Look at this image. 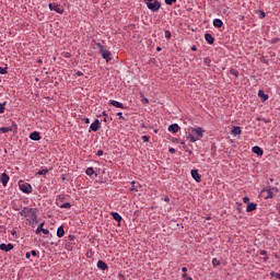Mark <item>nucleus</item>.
Listing matches in <instances>:
<instances>
[{
    "label": "nucleus",
    "mask_w": 280,
    "mask_h": 280,
    "mask_svg": "<svg viewBox=\"0 0 280 280\" xmlns=\"http://www.w3.org/2000/svg\"><path fill=\"white\" fill-rule=\"evenodd\" d=\"M168 152H170L171 154H176V149L170 148V149H168Z\"/></svg>",
    "instance_id": "38"
},
{
    "label": "nucleus",
    "mask_w": 280,
    "mask_h": 280,
    "mask_svg": "<svg viewBox=\"0 0 280 280\" xmlns=\"http://www.w3.org/2000/svg\"><path fill=\"white\" fill-rule=\"evenodd\" d=\"M164 36L165 38L170 39L172 38V33L170 31H165Z\"/></svg>",
    "instance_id": "33"
},
{
    "label": "nucleus",
    "mask_w": 280,
    "mask_h": 280,
    "mask_svg": "<svg viewBox=\"0 0 280 280\" xmlns=\"http://www.w3.org/2000/svg\"><path fill=\"white\" fill-rule=\"evenodd\" d=\"M205 38H206V40L208 42V45H213V43H214V38H213V35H211V34H209V33H207L206 35H205Z\"/></svg>",
    "instance_id": "19"
},
{
    "label": "nucleus",
    "mask_w": 280,
    "mask_h": 280,
    "mask_svg": "<svg viewBox=\"0 0 280 280\" xmlns=\"http://www.w3.org/2000/svg\"><path fill=\"white\" fill-rule=\"evenodd\" d=\"M205 136V129L202 127L192 128L188 133V140L190 143H196V141H200Z\"/></svg>",
    "instance_id": "2"
},
{
    "label": "nucleus",
    "mask_w": 280,
    "mask_h": 280,
    "mask_svg": "<svg viewBox=\"0 0 280 280\" xmlns=\"http://www.w3.org/2000/svg\"><path fill=\"white\" fill-rule=\"evenodd\" d=\"M19 213L20 215H22V218H25L27 224L30 225L34 224L36 220H38V215L36 214V209L34 208L25 207Z\"/></svg>",
    "instance_id": "1"
},
{
    "label": "nucleus",
    "mask_w": 280,
    "mask_h": 280,
    "mask_svg": "<svg viewBox=\"0 0 280 280\" xmlns=\"http://www.w3.org/2000/svg\"><path fill=\"white\" fill-rule=\"evenodd\" d=\"M110 215L118 223L121 222V220H122L119 212H110ZM118 226H121V224L119 223Z\"/></svg>",
    "instance_id": "12"
},
{
    "label": "nucleus",
    "mask_w": 280,
    "mask_h": 280,
    "mask_svg": "<svg viewBox=\"0 0 280 280\" xmlns=\"http://www.w3.org/2000/svg\"><path fill=\"white\" fill-rule=\"evenodd\" d=\"M147 7L151 12H159L161 10V2L159 0H147Z\"/></svg>",
    "instance_id": "3"
},
{
    "label": "nucleus",
    "mask_w": 280,
    "mask_h": 280,
    "mask_svg": "<svg viewBox=\"0 0 280 280\" xmlns=\"http://www.w3.org/2000/svg\"><path fill=\"white\" fill-rule=\"evenodd\" d=\"M109 106H115V108H126L124 103H119V101H109Z\"/></svg>",
    "instance_id": "14"
},
{
    "label": "nucleus",
    "mask_w": 280,
    "mask_h": 280,
    "mask_svg": "<svg viewBox=\"0 0 280 280\" xmlns=\"http://www.w3.org/2000/svg\"><path fill=\"white\" fill-rule=\"evenodd\" d=\"M156 51H161V47H158V48H156Z\"/></svg>",
    "instance_id": "55"
},
{
    "label": "nucleus",
    "mask_w": 280,
    "mask_h": 280,
    "mask_svg": "<svg viewBox=\"0 0 280 280\" xmlns=\"http://www.w3.org/2000/svg\"><path fill=\"white\" fill-rule=\"evenodd\" d=\"M85 173L88 176H93L95 174V170H93V167H88Z\"/></svg>",
    "instance_id": "25"
},
{
    "label": "nucleus",
    "mask_w": 280,
    "mask_h": 280,
    "mask_svg": "<svg viewBox=\"0 0 280 280\" xmlns=\"http://www.w3.org/2000/svg\"><path fill=\"white\" fill-rule=\"evenodd\" d=\"M276 279L280 280V273H276Z\"/></svg>",
    "instance_id": "53"
},
{
    "label": "nucleus",
    "mask_w": 280,
    "mask_h": 280,
    "mask_svg": "<svg viewBox=\"0 0 280 280\" xmlns=\"http://www.w3.org/2000/svg\"><path fill=\"white\" fill-rule=\"evenodd\" d=\"M243 202H244L245 205H250V198L244 197V198H243Z\"/></svg>",
    "instance_id": "35"
},
{
    "label": "nucleus",
    "mask_w": 280,
    "mask_h": 280,
    "mask_svg": "<svg viewBox=\"0 0 280 280\" xmlns=\"http://www.w3.org/2000/svg\"><path fill=\"white\" fill-rule=\"evenodd\" d=\"M190 174L194 180H196V183H200L202 180V176H200V173H198V170H192Z\"/></svg>",
    "instance_id": "10"
},
{
    "label": "nucleus",
    "mask_w": 280,
    "mask_h": 280,
    "mask_svg": "<svg viewBox=\"0 0 280 280\" xmlns=\"http://www.w3.org/2000/svg\"><path fill=\"white\" fill-rule=\"evenodd\" d=\"M258 97H261V102H267L269 96L262 90H259L258 91Z\"/></svg>",
    "instance_id": "20"
},
{
    "label": "nucleus",
    "mask_w": 280,
    "mask_h": 280,
    "mask_svg": "<svg viewBox=\"0 0 280 280\" xmlns=\"http://www.w3.org/2000/svg\"><path fill=\"white\" fill-rule=\"evenodd\" d=\"M25 257H26V259H30V257H32V254L30 252H27Z\"/></svg>",
    "instance_id": "46"
},
{
    "label": "nucleus",
    "mask_w": 280,
    "mask_h": 280,
    "mask_svg": "<svg viewBox=\"0 0 280 280\" xmlns=\"http://www.w3.org/2000/svg\"><path fill=\"white\" fill-rule=\"evenodd\" d=\"M183 279H186V280H194L191 277H188L187 273H184V275H183Z\"/></svg>",
    "instance_id": "40"
},
{
    "label": "nucleus",
    "mask_w": 280,
    "mask_h": 280,
    "mask_svg": "<svg viewBox=\"0 0 280 280\" xmlns=\"http://www.w3.org/2000/svg\"><path fill=\"white\" fill-rule=\"evenodd\" d=\"M60 209H71V202H65L59 206Z\"/></svg>",
    "instance_id": "26"
},
{
    "label": "nucleus",
    "mask_w": 280,
    "mask_h": 280,
    "mask_svg": "<svg viewBox=\"0 0 280 280\" xmlns=\"http://www.w3.org/2000/svg\"><path fill=\"white\" fill-rule=\"evenodd\" d=\"M19 189L23 192V194H32L33 188L32 185L28 183H25L23 180L19 182Z\"/></svg>",
    "instance_id": "4"
},
{
    "label": "nucleus",
    "mask_w": 280,
    "mask_h": 280,
    "mask_svg": "<svg viewBox=\"0 0 280 280\" xmlns=\"http://www.w3.org/2000/svg\"><path fill=\"white\" fill-rule=\"evenodd\" d=\"M191 50H192V51H198V48H197L196 46H192V47H191Z\"/></svg>",
    "instance_id": "49"
},
{
    "label": "nucleus",
    "mask_w": 280,
    "mask_h": 280,
    "mask_svg": "<svg viewBox=\"0 0 280 280\" xmlns=\"http://www.w3.org/2000/svg\"><path fill=\"white\" fill-rule=\"evenodd\" d=\"M102 115H103L104 117H108V114H106V112H103Z\"/></svg>",
    "instance_id": "52"
},
{
    "label": "nucleus",
    "mask_w": 280,
    "mask_h": 280,
    "mask_svg": "<svg viewBox=\"0 0 280 280\" xmlns=\"http://www.w3.org/2000/svg\"><path fill=\"white\" fill-rule=\"evenodd\" d=\"M252 151L254 154H257V156H264V149L258 145L253 147Z\"/></svg>",
    "instance_id": "11"
},
{
    "label": "nucleus",
    "mask_w": 280,
    "mask_h": 280,
    "mask_svg": "<svg viewBox=\"0 0 280 280\" xmlns=\"http://www.w3.org/2000/svg\"><path fill=\"white\" fill-rule=\"evenodd\" d=\"M31 255H33V257H36V255H37V254H36V250H32V252H31Z\"/></svg>",
    "instance_id": "48"
},
{
    "label": "nucleus",
    "mask_w": 280,
    "mask_h": 280,
    "mask_svg": "<svg viewBox=\"0 0 280 280\" xmlns=\"http://www.w3.org/2000/svg\"><path fill=\"white\" fill-rule=\"evenodd\" d=\"M212 266H213V268H218V266H220V260H218V258H213Z\"/></svg>",
    "instance_id": "30"
},
{
    "label": "nucleus",
    "mask_w": 280,
    "mask_h": 280,
    "mask_svg": "<svg viewBox=\"0 0 280 280\" xmlns=\"http://www.w3.org/2000/svg\"><path fill=\"white\" fill-rule=\"evenodd\" d=\"M231 135L233 137H237V135H242V128L241 127H233L231 130Z\"/></svg>",
    "instance_id": "16"
},
{
    "label": "nucleus",
    "mask_w": 280,
    "mask_h": 280,
    "mask_svg": "<svg viewBox=\"0 0 280 280\" xmlns=\"http://www.w3.org/2000/svg\"><path fill=\"white\" fill-rule=\"evenodd\" d=\"M0 183H2L3 187H8V183H10V176H8L5 173H2L0 175Z\"/></svg>",
    "instance_id": "6"
},
{
    "label": "nucleus",
    "mask_w": 280,
    "mask_h": 280,
    "mask_svg": "<svg viewBox=\"0 0 280 280\" xmlns=\"http://www.w3.org/2000/svg\"><path fill=\"white\" fill-rule=\"evenodd\" d=\"M103 155H104V151L98 150V151L96 152V156H103Z\"/></svg>",
    "instance_id": "39"
},
{
    "label": "nucleus",
    "mask_w": 280,
    "mask_h": 280,
    "mask_svg": "<svg viewBox=\"0 0 280 280\" xmlns=\"http://www.w3.org/2000/svg\"><path fill=\"white\" fill-rule=\"evenodd\" d=\"M12 248H14V245H12L11 243H9V244H5V243L0 244V250H4V253H10V250H12Z\"/></svg>",
    "instance_id": "8"
},
{
    "label": "nucleus",
    "mask_w": 280,
    "mask_h": 280,
    "mask_svg": "<svg viewBox=\"0 0 280 280\" xmlns=\"http://www.w3.org/2000/svg\"><path fill=\"white\" fill-rule=\"evenodd\" d=\"M96 266L100 270H108V265H106V262L103 260H98Z\"/></svg>",
    "instance_id": "18"
},
{
    "label": "nucleus",
    "mask_w": 280,
    "mask_h": 280,
    "mask_svg": "<svg viewBox=\"0 0 280 280\" xmlns=\"http://www.w3.org/2000/svg\"><path fill=\"white\" fill-rule=\"evenodd\" d=\"M30 139L32 141H40V133L38 131H34L30 135Z\"/></svg>",
    "instance_id": "13"
},
{
    "label": "nucleus",
    "mask_w": 280,
    "mask_h": 280,
    "mask_svg": "<svg viewBox=\"0 0 280 280\" xmlns=\"http://www.w3.org/2000/svg\"><path fill=\"white\" fill-rule=\"evenodd\" d=\"M266 194H267L266 199L272 198V190L268 189L266 190Z\"/></svg>",
    "instance_id": "34"
},
{
    "label": "nucleus",
    "mask_w": 280,
    "mask_h": 280,
    "mask_svg": "<svg viewBox=\"0 0 280 280\" xmlns=\"http://www.w3.org/2000/svg\"><path fill=\"white\" fill-rule=\"evenodd\" d=\"M203 62H205L206 65H208V67H209V65H210V62H211V59L206 58V59L203 60Z\"/></svg>",
    "instance_id": "42"
},
{
    "label": "nucleus",
    "mask_w": 280,
    "mask_h": 280,
    "mask_svg": "<svg viewBox=\"0 0 280 280\" xmlns=\"http://www.w3.org/2000/svg\"><path fill=\"white\" fill-rule=\"evenodd\" d=\"M154 132L156 133V132H159V130H154Z\"/></svg>",
    "instance_id": "56"
},
{
    "label": "nucleus",
    "mask_w": 280,
    "mask_h": 280,
    "mask_svg": "<svg viewBox=\"0 0 280 280\" xmlns=\"http://www.w3.org/2000/svg\"><path fill=\"white\" fill-rule=\"evenodd\" d=\"M96 48L98 49V51H100V54H102L103 51H105L106 50V48H104V45H102V44H96Z\"/></svg>",
    "instance_id": "29"
},
{
    "label": "nucleus",
    "mask_w": 280,
    "mask_h": 280,
    "mask_svg": "<svg viewBox=\"0 0 280 280\" xmlns=\"http://www.w3.org/2000/svg\"><path fill=\"white\" fill-rule=\"evenodd\" d=\"M77 75H78L79 78H82V75H84V73H83L82 71H78V72H77Z\"/></svg>",
    "instance_id": "44"
},
{
    "label": "nucleus",
    "mask_w": 280,
    "mask_h": 280,
    "mask_svg": "<svg viewBox=\"0 0 280 280\" xmlns=\"http://www.w3.org/2000/svg\"><path fill=\"white\" fill-rule=\"evenodd\" d=\"M148 102H149L148 98H143V100H142V103H143V104H148Z\"/></svg>",
    "instance_id": "50"
},
{
    "label": "nucleus",
    "mask_w": 280,
    "mask_h": 280,
    "mask_svg": "<svg viewBox=\"0 0 280 280\" xmlns=\"http://www.w3.org/2000/svg\"><path fill=\"white\" fill-rule=\"evenodd\" d=\"M117 117H119V119H126V118H124V114H121V112H119V113H117Z\"/></svg>",
    "instance_id": "41"
},
{
    "label": "nucleus",
    "mask_w": 280,
    "mask_h": 280,
    "mask_svg": "<svg viewBox=\"0 0 280 280\" xmlns=\"http://www.w3.org/2000/svg\"><path fill=\"white\" fill-rule=\"evenodd\" d=\"M230 73H231V75H234V78H240V71H237L236 69H231L230 70Z\"/></svg>",
    "instance_id": "24"
},
{
    "label": "nucleus",
    "mask_w": 280,
    "mask_h": 280,
    "mask_svg": "<svg viewBox=\"0 0 280 280\" xmlns=\"http://www.w3.org/2000/svg\"><path fill=\"white\" fill-rule=\"evenodd\" d=\"M101 55H102V58L106 60V62H110V60H113V57H112L113 55L107 49L103 50Z\"/></svg>",
    "instance_id": "7"
},
{
    "label": "nucleus",
    "mask_w": 280,
    "mask_h": 280,
    "mask_svg": "<svg viewBox=\"0 0 280 280\" xmlns=\"http://www.w3.org/2000/svg\"><path fill=\"white\" fill-rule=\"evenodd\" d=\"M42 233H44V235H49V230L44 229V230H42Z\"/></svg>",
    "instance_id": "43"
},
{
    "label": "nucleus",
    "mask_w": 280,
    "mask_h": 280,
    "mask_svg": "<svg viewBox=\"0 0 280 280\" xmlns=\"http://www.w3.org/2000/svg\"><path fill=\"white\" fill-rule=\"evenodd\" d=\"M49 10L57 12V14H62V12H65V10H62V8H60V5L54 4V3L49 4Z\"/></svg>",
    "instance_id": "9"
},
{
    "label": "nucleus",
    "mask_w": 280,
    "mask_h": 280,
    "mask_svg": "<svg viewBox=\"0 0 280 280\" xmlns=\"http://www.w3.org/2000/svg\"><path fill=\"white\" fill-rule=\"evenodd\" d=\"M101 128V122L100 119H95L91 126H90V130H92V132H97V130H100Z\"/></svg>",
    "instance_id": "5"
},
{
    "label": "nucleus",
    "mask_w": 280,
    "mask_h": 280,
    "mask_svg": "<svg viewBox=\"0 0 280 280\" xmlns=\"http://www.w3.org/2000/svg\"><path fill=\"white\" fill-rule=\"evenodd\" d=\"M12 130H14L13 127H1L0 128V132H2L3 135H5L8 132H12Z\"/></svg>",
    "instance_id": "21"
},
{
    "label": "nucleus",
    "mask_w": 280,
    "mask_h": 280,
    "mask_svg": "<svg viewBox=\"0 0 280 280\" xmlns=\"http://www.w3.org/2000/svg\"><path fill=\"white\" fill-rule=\"evenodd\" d=\"M48 173H49V170H47V168L39 170V171L37 172L38 176H45V174H48Z\"/></svg>",
    "instance_id": "28"
},
{
    "label": "nucleus",
    "mask_w": 280,
    "mask_h": 280,
    "mask_svg": "<svg viewBox=\"0 0 280 280\" xmlns=\"http://www.w3.org/2000/svg\"><path fill=\"white\" fill-rule=\"evenodd\" d=\"M182 271H184V273L187 272V267H183Z\"/></svg>",
    "instance_id": "51"
},
{
    "label": "nucleus",
    "mask_w": 280,
    "mask_h": 280,
    "mask_svg": "<svg viewBox=\"0 0 280 280\" xmlns=\"http://www.w3.org/2000/svg\"><path fill=\"white\" fill-rule=\"evenodd\" d=\"M178 130H180V127L177 124H173L168 127V132H173L174 135H176Z\"/></svg>",
    "instance_id": "15"
},
{
    "label": "nucleus",
    "mask_w": 280,
    "mask_h": 280,
    "mask_svg": "<svg viewBox=\"0 0 280 280\" xmlns=\"http://www.w3.org/2000/svg\"><path fill=\"white\" fill-rule=\"evenodd\" d=\"M84 122H85V124H91V119L84 118Z\"/></svg>",
    "instance_id": "47"
},
{
    "label": "nucleus",
    "mask_w": 280,
    "mask_h": 280,
    "mask_svg": "<svg viewBox=\"0 0 280 280\" xmlns=\"http://www.w3.org/2000/svg\"><path fill=\"white\" fill-rule=\"evenodd\" d=\"M257 209V203H247V207H246V212L247 213H250L252 211H255Z\"/></svg>",
    "instance_id": "17"
},
{
    "label": "nucleus",
    "mask_w": 280,
    "mask_h": 280,
    "mask_svg": "<svg viewBox=\"0 0 280 280\" xmlns=\"http://www.w3.org/2000/svg\"><path fill=\"white\" fill-rule=\"evenodd\" d=\"M5 113V102L3 104H0V115Z\"/></svg>",
    "instance_id": "31"
},
{
    "label": "nucleus",
    "mask_w": 280,
    "mask_h": 280,
    "mask_svg": "<svg viewBox=\"0 0 280 280\" xmlns=\"http://www.w3.org/2000/svg\"><path fill=\"white\" fill-rule=\"evenodd\" d=\"M5 73H8V68L0 67V74L5 75Z\"/></svg>",
    "instance_id": "32"
},
{
    "label": "nucleus",
    "mask_w": 280,
    "mask_h": 280,
    "mask_svg": "<svg viewBox=\"0 0 280 280\" xmlns=\"http://www.w3.org/2000/svg\"><path fill=\"white\" fill-rule=\"evenodd\" d=\"M222 25H224V23L222 22V20H220V19H214V20H213V26H214V27H222Z\"/></svg>",
    "instance_id": "22"
},
{
    "label": "nucleus",
    "mask_w": 280,
    "mask_h": 280,
    "mask_svg": "<svg viewBox=\"0 0 280 280\" xmlns=\"http://www.w3.org/2000/svg\"><path fill=\"white\" fill-rule=\"evenodd\" d=\"M164 200H165V202H170V198H167V197Z\"/></svg>",
    "instance_id": "54"
},
{
    "label": "nucleus",
    "mask_w": 280,
    "mask_h": 280,
    "mask_svg": "<svg viewBox=\"0 0 280 280\" xmlns=\"http://www.w3.org/2000/svg\"><path fill=\"white\" fill-rule=\"evenodd\" d=\"M166 5H172L173 3H176V0H165Z\"/></svg>",
    "instance_id": "36"
},
{
    "label": "nucleus",
    "mask_w": 280,
    "mask_h": 280,
    "mask_svg": "<svg viewBox=\"0 0 280 280\" xmlns=\"http://www.w3.org/2000/svg\"><path fill=\"white\" fill-rule=\"evenodd\" d=\"M266 18V13L260 11V19H265Z\"/></svg>",
    "instance_id": "45"
},
{
    "label": "nucleus",
    "mask_w": 280,
    "mask_h": 280,
    "mask_svg": "<svg viewBox=\"0 0 280 280\" xmlns=\"http://www.w3.org/2000/svg\"><path fill=\"white\" fill-rule=\"evenodd\" d=\"M57 237H65V228L59 226L57 229Z\"/></svg>",
    "instance_id": "23"
},
{
    "label": "nucleus",
    "mask_w": 280,
    "mask_h": 280,
    "mask_svg": "<svg viewBox=\"0 0 280 280\" xmlns=\"http://www.w3.org/2000/svg\"><path fill=\"white\" fill-rule=\"evenodd\" d=\"M142 141H143L144 143H148V142L150 141V137H148V136H142Z\"/></svg>",
    "instance_id": "37"
},
{
    "label": "nucleus",
    "mask_w": 280,
    "mask_h": 280,
    "mask_svg": "<svg viewBox=\"0 0 280 280\" xmlns=\"http://www.w3.org/2000/svg\"><path fill=\"white\" fill-rule=\"evenodd\" d=\"M43 226H45V223H40L38 226H37V229H36V231H35V233H36V235H38V233H43Z\"/></svg>",
    "instance_id": "27"
}]
</instances>
